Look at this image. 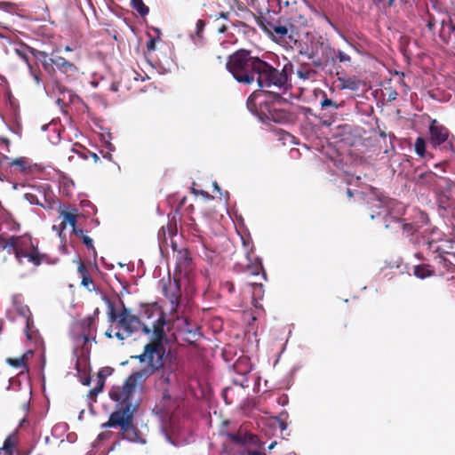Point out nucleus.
Wrapping results in <instances>:
<instances>
[{
	"instance_id": "052dcab7",
	"label": "nucleus",
	"mask_w": 455,
	"mask_h": 455,
	"mask_svg": "<svg viewBox=\"0 0 455 455\" xmlns=\"http://www.w3.org/2000/svg\"><path fill=\"white\" fill-rule=\"evenodd\" d=\"M112 331H113L112 327H109V328L107 330V331L105 332V335H106L108 338L111 339V338H113Z\"/></svg>"
},
{
	"instance_id": "393cba45",
	"label": "nucleus",
	"mask_w": 455,
	"mask_h": 455,
	"mask_svg": "<svg viewBox=\"0 0 455 455\" xmlns=\"http://www.w3.org/2000/svg\"><path fill=\"white\" fill-rule=\"evenodd\" d=\"M105 385V377L101 371L98 373L96 387L91 389L88 393V397L91 400L96 401L97 395L103 390Z\"/></svg>"
},
{
	"instance_id": "20e7f679",
	"label": "nucleus",
	"mask_w": 455,
	"mask_h": 455,
	"mask_svg": "<svg viewBox=\"0 0 455 455\" xmlns=\"http://www.w3.org/2000/svg\"><path fill=\"white\" fill-rule=\"evenodd\" d=\"M378 203L380 211L376 212V214L371 213L370 217L371 220L381 217L386 229H390L394 232L401 230L405 236H411L417 233L419 228L427 222V216H418V220L406 222L401 220L400 210L395 211V207L400 206L398 204L391 200H378Z\"/></svg>"
},
{
	"instance_id": "f257e3e1",
	"label": "nucleus",
	"mask_w": 455,
	"mask_h": 455,
	"mask_svg": "<svg viewBox=\"0 0 455 455\" xmlns=\"http://www.w3.org/2000/svg\"><path fill=\"white\" fill-rule=\"evenodd\" d=\"M147 318L152 320L153 331L150 341L145 346L147 364L142 369L132 373L123 385L115 386L114 395L117 399L126 396L130 392H135L137 387H142L146 380L156 372L162 371L161 381L169 384L171 375L179 370L178 358L166 353L167 338L164 331L165 316L157 308L147 307Z\"/></svg>"
},
{
	"instance_id": "e433bc0d",
	"label": "nucleus",
	"mask_w": 455,
	"mask_h": 455,
	"mask_svg": "<svg viewBox=\"0 0 455 455\" xmlns=\"http://www.w3.org/2000/svg\"><path fill=\"white\" fill-rule=\"evenodd\" d=\"M252 286V299L253 300L257 299H261L264 294V289L262 283H254L251 284Z\"/></svg>"
},
{
	"instance_id": "9d476101",
	"label": "nucleus",
	"mask_w": 455,
	"mask_h": 455,
	"mask_svg": "<svg viewBox=\"0 0 455 455\" xmlns=\"http://www.w3.org/2000/svg\"><path fill=\"white\" fill-rule=\"evenodd\" d=\"M329 52H333L322 36L318 39H312L305 47H301L299 54L310 60L315 68H321L327 61Z\"/></svg>"
},
{
	"instance_id": "4d7b16f0",
	"label": "nucleus",
	"mask_w": 455,
	"mask_h": 455,
	"mask_svg": "<svg viewBox=\"0 0 455 455\" xmlns=\"http://www.w3.org/2000/svg\"><path fill=\"white\" fill-rule=\"evenodd\" d=\"M247 455H266V453L262 451H248Z\"/></svg>"
},
{
	"instance_id": "c9c22d12",
	"label": "nucleus",
	"mask_w": 455,
	"mask_h": 455,
	"mask_svg": "<svg viewBox=\"0 0 455 455\" xmlns=\"http://www.w3.org/2000/svg\"><path fill=\"white\" fill-rule=\"evenodd\" d=\"M17 10L16 4L11 2L0 1V11L7 13H15Z\"/></svg>"
},
{
	"instance_id": "f3484780",
	"label": "nucleus",
	"mask_w": 455,
	"mask_h": 455,
	"mask_svg": "<svg viewBox=\"0 0 455 455\" xmlns=\"http://www.w3.org/2000/svg\"><path fill=\"white\" fill-rule=\"evenodd\" d=\"M99 313V308H96L93 315H89L82 321V330L85 342L89 340V338L92 334V332L96 331L95 321Z\"/></svg>"
},
{
	"instance_id": "6ab92c4d",
	"label": "nucleus",
	"mask_w": 455,
	"mask_h": 455,
	"mask_svg": "<svg viewBox=\"0 0 455 455\" xmlns=\"http://www.w3.org/2000/svg\"><path fill=\"white\" fill-rule=\"evenodd\" d=\"M60 216L62 217V221L60 224V235L61 232L67 228V225L69 224L73 228V233H75V229H77L76 225V217L77 211L75 209L73 212H68L66 210L61 211Z\"/></svg>"
},
{
	"instance_id": "6e6552de",
	"label": "nucleus",
	"mask_w": 455,
	"mask_h": 455,
	"mask_svg": "<svg viewBox=\"0 0 455 455\" xmlns=\"http://www.w3.org/2000/svg\"><path fill=\"white\" fill-rule=\"evenodd\" d=\"M257 56L250 50L240 49L228 56L227 69L240 84H249L250 74Z\"/></svg>"
},
{
	"instance_id": "0eeeda50",
	"label": "nucleus",
	"mask_w": 455,
	"mask_h": 455,
	"mask_svg": "<svg viewBox=\"0 0 455 455\" xmlns=\"http://www.w3.org/2000/svg\"><path fill=\"white\" fill-rule=\"evenodd\" d=\"M258 25L275 42L279 44H291L298 41L299 33L295 25L289 20H267L260 17Z\"/></svg>"
},
{
	"instance_id": "a878e982",
	"label": "nucleus",
	"mask_w": 455,
	"mask_h": 455,
	"mask_svg": "<svg viewBox=\"0 0 455 455\" xmlns=\"http://www.w3.org/2000/svg\"><path fill=\"white\" fill-rule=\"evenodd\" d=\"M10 166L14 167L15 170H18L20 172H27L30 169L31 164L27 157H19L13 159L10 163Z\"/></svg>"
},
{
	"instance_id": "a18cd8bd",
	"label": "nucleus",
	"mask_w": 455,
	"mask_h": 455,
	"mask_svg": "<svg viewBox=\"0 0 455 455\" xmlns=\"http://www.w3.org/2000/svg\"><path fill=\"white\" fill-rule=\"evenodd\" d=\"M10 140L7 138L0 137V148L5 149L7 152L10 151Z\"/></svg>"
},
{
	"instance_id": "774afa93",
	"label": "nucleus",
	"mask_w": 455,
	"mask_h": 455,
	"mask_svg": "<svg viewBox=\"0 0 455 455\" xmlns=\"http://www.w3.org/2000/svg\"><path fill=\"white\" fill-rule=\"evenodd\" d=\"M276 444V442H273L269 446H268V450H272Z\"/></svg>"
},
{
	"instance_id": "aec40b11",
	"label": "nucleus",
	"mask_w": 455,
	"mask_h": 455,
	"mask_svg": "<svg viewBox=\"0 0 455 455\" xmlns=\"http://www.w3.org/2000/svg\"><path fill=\"white\" fill-rule=\"evenodd\" d=\"M243 388L240 387H227L222 391V397L227 404H233L238 402L240 398V392Z\"/></svg>"
},
{
	"instance_id": "3c124183",
	"label": "nucleus",
	"mask_w": 455,
	"mask_h": 455,
	"mask_svg": "<svg viewBox=\"0 0 455 455\" xmlns=\"http://www.w3.org/2000/svg\"><path fill=\"white\" fill-rule=\"evenodd\" d=\"M435 177H437V174L433 172H426V173H423V174L420 175L421 179L429 178V180H432Z\"/></svg>"
},
{
	"instance_id": "dca6fc26",
	"label": "nucleus",
	"mask_w": 455,
	"mask_h": 455,
	"mask_svg": "<svg viewBox=\"0 0 455 455\" xmlns=\"http://www.w3.org/2000/svg\"><path fill=\"white\" fill-rule=\"evenodd\" d=\"M31 54L34 58L38 60L44 68V70L48 74H52L53 68L52 67V62L54 58L49 57L47 52L39 51L34 48H28Z\"/></svg>"
},
{
	"instance_id": "4468645a",
	"label": "nucleus",
	"mask_w": 455,
	"mask_h": 455,
	"mask_svg": "<svg viewBox=\"0 0 455 455\" xmlns=\"http://www.w3.org/2000/svg\"><path fill=\"white\" fill-rule=\"evenodd\" d=\"M227 437L228 440H230L233 443L239 444V445H244L247 443H251L254 445H259L260 442L258 437V435L247 433V432H242L239 430L237 433H226Z\"/></svg>"
},
{
	"instance_id": "bf43d9fd",
	"label": "nucleus",
	"mask_w": 455,
	"mask_h": 455,
	"mask_svg": "<svg viewBox=\"0 0 455 455\" xmlns=\"http://www.w3.org/2000/svg\"><path fill=\"white\" fill-rule=\"evenodd\" d=\"M91 383V378L90 377H85L82 379V384L84 385V386H88L90 385Z\"/></svg>"
},
{
	"instance_id": "5701e85b",
	"label": "nucleus",
	"mask_w": 455,
	"mask_h": 455,
	"mask_svg": "<svg viewBox=\"0 0 455 455\" xmlns=\"http://www.w3.org/2000/svg\"><path fill=\"white\" fill-rule=\"evenodd\" d=\"M339 82L341 89H348L354 92L358 91L361 85L360 80L355 77L339 78Z\"/></svg>"
},
{
	"instance_id": "b1692460",
	"label": "nucleus",
	"mask_w": 455,
	"mask_h": 455,
	"mask_svg": "<svg viewBox=\"0 0 455 455\" xmlns=\"http://www.w3.org/2000/svg\"><path fill=\"white\" fill-rule=\"evenodd\" d=\"M15 446L16 437L14 435H9L4 440L3 446L0 447V455H12Z\"/></svg>"
},
{
	"instance_id": "473e14b6",
	"label": "nucleus",
	"mask_w": 455,
	"mask_h": 455,
	"mask_svg": "<svg viewBox=\"0 0 455 455\" xmlns=\"http://www.w3.org/2000/svg\"><path fill=\"white\" fill-rule=\"evenodd\" d=\"M320 106L323 109H325L327 108H331V109L333 110H336L339 108V104L337 103L336 101L329 99L326 94L323 92V100H321L320 101Z\"/></svg>"
},
{
	"instance_id": "4c0bfd02",
	"label": "nucleus",
	"mask_w": 455,
	"mask_h": 455,
	"mask_svg": "<svg viewBox=\"0 0 455 455\" xmlns=\"http://www.w3.org/2000/svg\"><path fill=\"white\" fill-rule=\"evenodd\" d=\"M329 53H333L335 54V57L336 59L340 62V63H350L351 62V57L345 53L344 52L339 50V51H335L334 50V52H329Z\"/></svg>"
},
{
	"instance_id": "37998d69",
	"label": "nucleus",
	"mask_w": 455,
	"mask_h": 455,
	"mask_svg": "<svg viewBox=\"0 0 455 455\" xmlns=\"http://www.w3.org/2000/svg\"><path fill=\"white\" fill-rule=\"evenodd\" d=\"M77 271H78V273H79V275L81 276V279L84 276H89L90 275L89 271H88L86 266L84 265V263L83 261H79Z\"/></svg>"
},
{
	"instance_id": "ea45409f",
	"label": "nucleus",
	"mask_w": 455,
	"mask_h": 455,
	"mask_svg": "<svg viewBox=\"0 0 455 455\" xmlns=\"http://www.w3.org/2000/svg\"><path fill=\"white\" fill-rule=\"evenodd\" d=\"M81 285L85 287L89 291H92L95 289L94 283L91 276H84L81 281Z\"/></svg>"
},
{
	"instance_id": "412c9836",
	"label": "nucleus",
	"mask_w": 455,
	"mask_h": 455,
	"mask_svg": "<svg viewBox=\"0 0 455 455\" xmlns=\"http://www.w3.org/2000/svg\"><path fill=\"white\" fill-rule=\"evenodd\" d=\"M413 274L418 278L424 279L435 275V269L429 264H420L414 267Z\"/></svg>"
},
{
	"instance_id": "79ce46f5",
	"label": "nucleus",
	"mask_w": 455,
	"mask_h": 455,
	"mask_svg": "<svg viewBox=\"0 0 455 455\" xmlns=\"http://www.w3.org/2000/svg\"><path fill=\"white\" fill-rule=\"evenodd\" d=\"M242 240H243V244L244 247V252H245L248 259L251 261L250 253H251V251H252V243L249 240L246 241L243 237H242Z\"/></svg>"
},
{
	"instance_id": "72a5a7b5",
	"label": "nucleus",
	"mask_w": 455,
	"mask_h": 455,
	"mask_svg": "<svg viewBox=\"0 0 455 455\" xmlns=\"http://www.w3.org/2000/svg\"><path fill=\"white\" fill-rule=\"evenodd\" d=\"M415 152L421 157L426 156V141L422 137H419L416 139L414 144Z\"/></svg>"
},
{
	"instance_id": "09e8293b",
	"label": "nucleus",
	"mask_w": 455,
	"mask_h": 455,
	"mask_svg": "<svg viewBox=\"0 0 455 455\" xmlns=\"http://www.w3.org/2000/svg\"><path fill=\"white\" fill-rule=\"evenodd\" d=\"M147 49L148 52L156 50V38H150L147 43Z\"/></svg>"
},
{
	"instance_id": "e2e57ef3",
	"label": "nucleus",
	"mask_w": 455,
	"mask_h": 455,
	"mask_svg": "<svg viewBox=\"0 0 455 455\" xmlns=\"http://www.w3.org/2000/svg\"><path fill=\"white\" fill-rule=\"evenodd\" d=\"M108 433H100L99 435H98V439L99 440H104L106 438V435H107Z\"/></svg>"
},
{
	"instance_id": "864d4df0",
	"label": "nucleus",
	"mask_w": 455,
	"mask_h": 455,
	"mask_svg": "<svg viewBox=\"0 0 455 455\" xmlns=\"http://www.w3.org/2000/svg\"><path fill=\"white\" fill-rule=\"evenodd\" d=\"M115 337H116L120 340H124L125 338H128L129 336H126L124 332L117 331L115 333Z\"/></svg>"
},
{
	"instance_id": "9b49d317",
	"label": "nucleus",
	"mask_w": 455,
	"mask_h": 455,
	"mask_svg": "<svg viewBox=\"0 0 455 455\" xmlns=\"http://www.w3.org/2000/svg\"><path fill=\"white\" fill-rule=\"evenodd\" d=\"M234 371L238 377L233 378V383L235 386L240 387L241 388L248 387V374L251 371V365L250 360L247 357L238 358L233 365Z\"/></svg>"
},
{
	"instance_id": "0e129e2a",
	"label": "nucleus",
	"mask_w": 455,
	"mask_h": 455,
	"mask_svg": "<svg viewBox=\"0 0 455 455\" xmlns=\"http://www.w3.org/2000/svg\"><path fill=\"white\" fill-rule=\"evenodd\" d=\"M212 185H213L214 189L220 193V188L218 185V183L216 181H214Z\"/></svg>"
},
{
	"instance_id": "423d86ee",
	"label": "nucleus",
	"mask_w": 455,
	"mask_h": 455,
	"mask_svg": "<svg viewBox=\"0 0 455 455\" xmlns=\"http://www.w3.org/2000/svg\"><path fill=\"white\" fill-rule=\"evenodd\" d=\"M121 303V311L119 313L116 312L113 302L110 300L108 301V321L110 323H116L117 328L122 330L126 336H131L132 334L138 331L140 329L143 331V333L148 335L153 331L152 329V318L148 319V322L144 323L140 320V318L131 313V310L125 307L123 301ZM144 316L147 317L145 312L143 313Z\"/></svg>"
},
{
	"instance_id": "a211bd4d",
	"label": "nucleus",
	"mask_w": 455,
	"mask_h": 455,
	"mask_svg": "<svg viewBox=\"0 0 455 455\" xmlns=\"http://www.w3.org/2000/svg\"><path fill=\"white\" fill-rule=\"evenodd\" d=\"M177 267L180 272H188L191 270L192 259L187 249L177 251L176 255Z\"/></svg>"
},
{
	"instance_id": "6e6d98bb",
	"label": "nucleus",
	"mask_w": 455,
	"mask_h": 455,
	"mask_svg": "<svg viewBox=\"0 0 455 455\" xmlns=\"http://www.w3.org/2000/svg\"><path fill=\"white\" fill-rule=\"evenodd\" d=\"M346 194H347V197H348L349 199H351V198H352L355 194H358V192H357V191H356V192H354L352 189H350V188H347V190H346Z\"/></svg>"
},
{
	"instance_id": "f8f14e48",
	"label": "nucleus",
	"mask_w": 455,
	"mask_h": 455,
	"mask_svg": "<svg viewBox=\"0 0 455 455\" xmlns=\"http://www.w3.org/2000/svg\"><path fill=\"white\" fill-rule=\"evenodd\" d=\"M52 67L53 68L52 74H49L52 78L56 76L59 71L67 79H72L78 74V68L72 62L67 60L64 57H54Z\"/></svg>"
},
{
	"instance_id": "49530a36",
	"label": "nucleus",
	"mask_w": 455,
	"mask_h": 455,
	"mask_svg": "<svg viewBox=\"0 0 455 455\" xmlns=\"http://www.w3.org/2000/svg\"><path fill=\"white\" fill-rule=\"evenodd\" d=\"M25 197L28 201H29L32 204H40L39 201L37 200L36 196L30 193H26Z\"/></svg>"
},
{
	"instance_id": "2f4dec72",
	"label": "nucleus",
	"mask_w": 455,
	"mask_h": 455,
	"mask_svg": "<svg viewBox=\"0 0 455 455\" xmlns=\"http://www.w3.org/2000/svg\"><path fill=\"white\" fill-rule=\"evenodd\" d=\"M288 417V412L286 411H283L280 412L278 417L275 418V420L278 424V427L280 428L281 432H283L287 429L288 424L286 420Z\"/></svg>"
},
{
	"instance_id": "c756f323",
	"label": "nucleus",
	"mask_w": 455,
	"mask_h": 455,
	"mask_svg": "<svg viewBox=\"0 0 455 455\" xmlns=\"http://www.w3.org/2000/svg\"><path fill=\"white\" fill-rule=\"evenodd\" d=\"M131 5L142 17L149 12V8L144 4L143 0H131Z\"/></svg>"
},
{
	"instance_id": "2eb2a0df",
	"label": "nucleus",
	"mask_w": 455,
	"mask_h": 455,
	"mask_svg": "<svg viewBox=\"0 0 455 455\" xmlns=\"http://www.w3.org/2000/svg\"><path fill=\"white\" fill-rule=\"evenodd\" d=\"M32 351H28L23 354L21 356L17 358L9 357L6 359V363L12 366L13 368L20 370V373L28 372L29 367L28 364V360L32 356Z\"/></svg>"
},
{
	"instance_id": "c85d7f7f",
	"label": "nucleus",
	"mask_w": 455,
	"mask_h": 455,
	"mask_svg": "<svg viewBox=\"0 0 455 455\" xmlns=\"http://www.w3.org/2000/svg\"><path fill=\"white\" fill-rule=\"evenodd\" d=\"M262 94V92L260 91H254L250 96L249 98L247 99V101H246V105H247V108L248 109L255 114L258 112V108H257V103H256V100Z\"/></svg>"
},
{
	"instance_id": "f704fd0d",
	"label": "nucleus",
	"mask_w": 455,
	"mask_h": 455,
	"mask_svg": "<svg viewBox=\"0 0 455 455\" xmlns=\"http://www.w3.org/2000/svg\"><path fill=\"white\" fill-rule=\"evenodd\" d=\"M166 230L168 231V234H169L170 236L174 235L175 233H176L175 224L169 222L167 224L166 228L162 227V228L158 232V238L159 239L165 240Z\"/></svg>"
},
{
	"instance_id": "7c9ffc66",
	"label": "nucleus",
	"mask_w": 455,
	"mask_h": 455,
	"mask_svg": "<svg viewBox=\"0 0 455 455\" xmlns=\"http://www.w3.org/2000/svg\"><path fill=\"white\" fill-rule=\"evenodd\" d=\"M76 235H79L83 241V243H84V245L86 246V248L89 250V251H92L94 254H96V249L93 245V241L91 237H89L88 235H84V230L79 228V229H75V233Z\"/></svg>"
},
{
	"instance_id": "39448f33",
	"label": "nucleus",
	"mask_w": 455,
	"mask_h": 455,
	"mask_svg": "<svg viewBox=\"0 0 455 455\" xmlns=\"http://www.w3.org/2000/svg\"><path fill=\"white\" fill-rule=\"evenodd\" d=\"M289 66L291 67V64ZM287 67L288 65H285L279 70L257 56L250 74L249 84L256 82L260 88H274L285 92L289 87Z\"/></svg>"
},
{
	"instance_id": "58836bf2",
	"label": "nucleus",
	"mask_w": 455,
	"mask_h": 455,
	"mask_svg": "<svg viewBox=\"0 0 455 455\" xmlns=\"http://www.w3.org/2000/svg\"><path fill=\"white\" fill-rule=\"evenodd\" d=\"M231 10L237 9L243 11L245 9V5L240 0H224Z\"/></svg>"
},
{
	"instance_id": "ddd939ff",
	"label": "nucleus",
	"mask_w": 455,
	"mask_h": 455,
	"mask_svg": "<svg viewBox=\"0 0 455 455\" xmlns=\"http://www.w3.org/2000/svg\"><path fill=\"white\" fill-rule=\"evenodd\" d=\"M164 292L165 297L170 300L172 308L176 309L181 298L180 280L176 278H174L173 281L169 280V284L164 287Z\"/></svg>"
},
{
	"instance_id": "bb28decb",
	"label": "nucleus",
	"mask_w": 455,
	"mask_h": 455,
	"mask_svg": "<svg viewBox=\"0 0 455 455\" xmlns=\"http://www.w3.org/2000/svg\"><path fill=\"white\" fill-rule=\"evenodd\" d=\"M205 21L203 20H198L196 24V32L195 35L192 36V38L195 44H199L204 39V31L205 28Z\"/></svg>"
},
{
	"instance_id": "13d9d810",
	"label": "nucleus",
	"mask_w": 455,
	"mask_h": 455,
	"mask_svg": "<svg viewBox=\"0 0 455 455\" xmlns=\"http://www.w3.org/2000/svg\"><path fill=\"white\" fill-rule=\"evenodd\" d=\"M32 325H33V321L30 319V317H27V319H26L27 330L28 331Z\"/></svg>"
},
{
	"instance_id": "f03ea898",
	"label": "nucleus",
	"mask_w": 455,
	"mask_h": 455,
	"mask_svg": "<svg viewBox=\"0 0 455 455\" xmlns=\"http://www.w3.org/2000/svg\"><path fill=\"white\" fill-rule=\"evenodd\" d=\"M114 391L115 386L109 391V397L116 403V409L110 414L108 420L101 425V427H119V435L123 439L139 444H146V438L133 423L134 415L138 410V405L132 401L134 392H130L126 396L117 399L114 395Z\"/></svg>"
},
{
	"instance_id": "cd10ccee",
	"label": "nucleus",
	"mask_w": 455,
	"mask_h": 455,
	"mask_svg": "<svg viewBox=\"0 0 455 455\" xmlns=\"http://www.w3.org/2000/svg\"><path fill=\"white\" fill-rule=\"evenodd\" d=\"M247 271L252 275H257L261 272L263 278L265 280L267 278V275L263 268L262 263L258 258L255 259V262L251 263V265H248Z\"/></svg>"
},
{
	"instance_id": "7ed1b4c3",
	"label": "nucleus",
	"mask_w": 455,
	"mask_h": 455,
	"mask_svg": "<svg viewBox=\"0 0 455 455\" xmlns=\"http://www.w3.org/2000/svg\"><path fill=\"white\" fill-rule=\"evenodd\" d=\"M0 248L9 253H14L19 263L22 262L23 258H26L35 267H39L43 263L53 264L55 262L48 254L40 252L38 241L29 235L8 237L1 235Z\"/></svg>"
},
{
	"instance_id": "5fc2aeb1",
	"label": "nucleus",
	"mask_w": 455,
	"mask_h": 455,
	"mask_svg": "<svg viewBox=\"0 0 455 455\" xmlns=\"http://www.w3.org/2000/svg\"><path fill=\"white\" fill-rule=\"evenodd\" d=\"M217 17L218 18H222L224 20H228V18H229V12H220Z\"/></svg>"
},
{
	"instance_id": "69168bd1",
	"label": "nucleus",
	"mask_w": 455,
	"mask_h": 455,
	"mask_svg": "<svg viewBox=\"0 0 455 455\" xmlns=\"http://www.w3.org/2000/svg\"><path fill=\"white\" fill-rule=\"evenodd\" d=\"M91 156L93 157L94 161L97 162L99 160V156H97V154L95 153H90Z\"/></svg>"
},
{
	"instance_id": "603ef678",
	"label": "nucleus",
	"mask_w": 455,
	"mask_h": 455,
	"mask_svg": "<svg viewBox=\"0 0 455 455\" xmlns=\"http://www.w3.org/2000/svg\"><path fill=\"white\" fill-rule=\"evenodd\" d=\"M32 452V448H28V449H26V450H19L17 451V455H30Z\"/></svg>"
},
{
	"instance_id": "1a4fd4ad",
	"label": "nucleus",
	"mask_w": 455,
	"mask_h": 455,
	"mask_svg": "<svg viewBox=\"0 0 455 455\" xmlns=\"http://www.w3.org/2000/svg\"><path fill=\"white\" fill-rule=\"evenodd\" d=\"M428 141L433 148L446 153L455 150V137L449 129L436 119H432L428 127Z\"/></svg>"
},
{
	"instance_id": "de8ad7c7",
	"label": "nucleus",
	"mask_w": 455,
	"mask_h": 455,
	"mask_svg": "<svg viewBox=\"0 0 455 455\" xmlns=\"http://www.w3.org/2000/svg\"><path fill=\"white\" fill-rule=\"evenodd\" d=\"M132 358H135V359L139 360L140 363L147 364V355H146L145 349L143 350L142 354L135 355V356H132Z\"/></svg>"
},
{
	"instance_id": "a19ab883",
	"label": "nucleus",
	"mask_w": 455,
	"mask_h": 455,
	"mask_svg": "<svg viewBox=\"0 0 455 455\" xmlns=\"http://www.w3.org/2000/svg\"><path fill=\"white\" fill-rule=\"evenodd\" d=\"M221 290L227 291L228 293L235 291V284L232 281L227 280L221 283Z\"/></svg>"
},
{
	"instance_id": "8fccbe9b",
	"label": "nucleus",
	"mask_w": 455,
	"mask_h": 455,
	"mask_svg": "<svg viewBox=\"0 0 455 455\" xmlns=\"http://www.w3.org/2000/svg\"><path fill=\"white\" fill-rule=\"evenodd\" d=\"M16 52L24 61H26L28 64V58L26 52H24L23 50L17 49Z\"/></svg>"
},
{
	"instance_id": "4be33fe9",
	"label": "nucleus",
	"mask_w": 455,
	"mask_h": 455,
	"mask_svg": "<svg viewBox=\"0 0 455 455\" xmlns=\"http://www.w3.org/2000/svg\"><path fill=\"white\" fill-rule=\"evenodd\" d=\"M317 72L308 64H301L297 70V76L303 80H315Z\"/></svg>"
},
{
	"instance_id": "c03bdc74",
	"label": "nucleus",
	"mask_w": 455,
	"mask_h": 455,
	"mask_svg": "<svg viewBox=\"0 0 455 455\" xmlns=\"http://www.w3.org/2000/svg\"><path fill=\"white\" fill-rule=\"evenodd\" d=\"M28 66H29V68H30V71H31V75L33 76L36 83L37 84H39L41 83V77H40L41 72H40V70L34 69L30 65H28Z\"/></svg>"
},
{
	"instance_id": "338daca9",
	"label": "nucleus",
	"mask_w": 455,
	"mask_h": 455,
	"mask_svg": "<svg viewBox=\"0 0 455 455\" xmlns=\"http://www.w3.org/2000/svg\"><path fill=\"white\" fill-rule=\"evenodd\" d=\"M275 99H276L278 101H280L283 98L281 97L280 93H275Z\"/></svg>"
},
{
	"instance_id": "680f3d73",
	"label": "nucleus",
	"mask_w": 455,
	"mask_h": 455,
	"mask_svg": "<svg viewBox=\"0 0 455 455\" xmlns=\"http://www.w3.org/2000/svg\"><path fill=\"white\" fill-rule=\"evenodd\" d=\"M227 29H228V27H227L226 25H222V26H220V27L218 28V31H219L220 33H225V32L227 31Z\"/></svg>"
}]
</instances>
